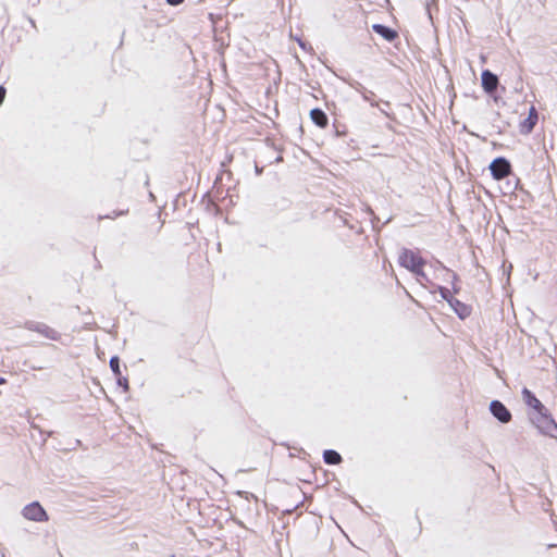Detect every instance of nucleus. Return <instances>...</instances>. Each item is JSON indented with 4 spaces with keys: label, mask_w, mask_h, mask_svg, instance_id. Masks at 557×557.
I'll use <instances>...</instances> for the list:
<instances>
[{
    "label": "nucleus",
    "mask_w": 557,
    "mask_h": 557,
    "mask_svg": "<svg viewBox=\"0 0 557 557\" xmlns=\"http://www.w3.org/2000/svg\"><path fill=\"white\" fill-rule=\"evenodd\" d=\"M398 263L417 276H425L424 267L426 261L418 249L403 248L398 255Z\"/></svg>",
    "instance_id": "1"
},
{
    "label": "nucleus",
    "mask_w": 557,
    "mask_h": 557,
    "mask_svg": "<svg viewBox=\"0 0 557 557\" xmlns=\"http://www.w3.org/2000/svg\"><path fill=\"white\" fill-rule=\"evenodd\" d=\"M522 398L527 406L534 409L542 418L548 423L555 425L554 421L548 417L547 410L544 405L536 398V396L528 388L522 389Z\"/></svg>",
    "instance_id": "2"
},
{
    "label": "nucleus",
    "mask_w": 557,
    "mask_h": 557,
    "mask_svg": "<svg viewBox=\"0 0 557 557\" xmlns=\"http://www.w3.org/2000/svg\"><path fill=\"white\" fill-rule=\"evenodd\" d=\"M490 169H491L493 177L496 180H503V178L507 177L511 172L509 162L504 158L495 159L491 163Z\"/></svg>",
    "instance_id": "3"
},
{
    "label": "nucleus",
    "mask_w": 557,
    "mask_h": 557,
    "mask_svg": "<svg viewBox=\"0 0 557 557\" xmlns=\"http://www.w3.org/2000/svg\"><path fill=\"white\" fill-rule=\"evenodd\" d=\"M23 516L28 520L45 521L47 520V513L39 503H32L23 509Z\"/></svg>",
    "instance_id": "4"
},
{
    "label": "nucleus",
    "mask_w": 557,
    "mask_h": 557,
    "mask_svg": "<svg viewBox=\"0 0 557 557\" xmlns=\"http://www.w3.org/2000/svg\"><path fill=\"white\" fill-rule=\"evenodd\" d=\"M493 416L503 423H508L511 420L510 411L499 400H493L490 405Z\"/></svg>",
    "instance_id": "5"
},
{
    "label": "nucleus",
    "mask_w": 557,
    "mask_h": 557,
    "mask_svg": "<svg viewBox=\"0 0 557 557\" xmlns=\"http://www.w3.org/2000/svg\"><path fill=\"white\" fill-rule=\"evenodd\" d=\"M481 81L483 89L488 94L494 92L497 89L499 83L498 77L490 70H484L482 72Z\"/></svg>",
    "instance_id": "6"
},
{
    "label": "nucleus",
    "mask_w": 557,
    "mask_h": 557,
    "mask_svg": "<svg viewBox=\"0 0 557 557\" xmlns=\"http://www.w3.org/2000/svg\"><path fill=\"white\" fill-rule=\"evenodd\" d=\"M32 330L48 339L55 342L61 339V333L45 323H37L32 327Z\"/></svg>",
    "instance_id": "7"
},
{
    "label": "nucleus",
    "mask_w": 557,
    "mask_h": 557,
    "mask_svg": "<svg viewBox=\"0 0 557 557\" xmlns=\"http://www.w3.org/2000/svg\"><path fill=\"white\" fill-rule=\"evenodd\" d=\"M310 119L320 128H325L329 125V117L321 109H312L310 111Z\"/></svg>",
    "instance_id": "8"
},
{
    "label": "nucleus",
    "mask_w": 557,
    "mask_h": 557,
    "mask_svg": "<svg viewBox=\"0 0 557 557\" xmlns=\"http://www.w3.org/2000/svg\"><path fill=\"white\" fill-rule=\"evenodd\" d=\"M372 29L388 41H393L394 39H396L398 37V34L396 30H394L389 27H386L384 25H381V24L372 25Z\"/></svg>",
    "instance_id": "9"
},
{
    "label": "nucleus",
    "mask_w": 557,
    "mask_h": 557,
    "mask_svg": "<svg viewBox=\"0 0 557 557\" xmlns=\"http://www.w3.org/2000/svg\"><path fill=\"white\" fill-rule=\"evenodd\" d=\"M537 122V112L534 107H531L529 116L522 123V129L530 133Z\"/></svg>",
    "instance_id": "10"
},
{
    "label": "nucleus",
    "mask_w": 557,
    "mask_h": 557,
    "mask_svg": "<svg viewBox=\"0 0 557 557\" xmlns=\"http://www.w3.org/2000/svg\"><path fill=\"white\" fill-rule=\"evenodd\" d=\"M323 460L327 465H338L342 462V456L333 449H326L323 453Z\"/></svg>",
    "instance_id": "11"
},
{
    "label": "nucleus",
    "mask_w": 557,
    "mask_h": 557,
    "mask_svg": "<svg viewBox=\"0 0 557 557\" xmlns=\"http://www.w3.org/2000/svg\"><path fill=\"white\" fill-rule=\"evenodd\" d=\"M110 368L113 371V373L115 374V376L117 377L119 383L122 384V379H121L122 373H121L119 357L114 356L110 359Z\"/></svg>",
    "instance_id": "12"
},
{
    "label": "nucleus",
    "mask_w": 557,
    "mask_h": 557,
    "mask_svg": "<svg viewBox=\"0 0 557 557\" xmlns=\"http://www.w3.org/2000/svg\"><path fill=\"white\" fill-rule=\"evenodd\" d=\"M128 212V209H125V210H120V211H113L112 213L110 214H107L104 218L107 219H116L121 215H124Z\"/></svg>",
    "instance_id": "13"
},
{
    "label": "nucleus",
    "mask_w": 557,
    "mask_h": 557,
    "mask_svg": "<svg viewBox=\"0 0 557 557\" xmlns=\"http://www.w3.org/2000/svg\"><path fill=\"white\" fill-rule=\"evenodd\" d=\"M5 94H7L5 88L0 86V106L2 104V102L5 98Z\"/></svg>",
    "instance_id": "14"
},
{
    "label": "nucleus",
    "mask_w": 557,
    "mask_h": 557,
    "mask_svg": "<svg viewBox=\"0 0 557 557\" xmlns=\"http://www.w3.org/2000/svg\"><path fill=\"white\" fill-rule=\"evenodd\" d=\"M168 3H170L171 5H178L181 4L184 0H166Z\"/></svg>",
    "instance_id": "15"
},
{
    "label": "nucleus",
    "mask_w": 557,
    "mask_h": 557,
    "mask_svg": "<svg viewBox=\"0 0 557 557\" xmlns=\"http://www.w3.org/2000/svg\"><path fill=\"white\" fill-rule=\"evenodd\" d=\"M5 383H7V380L4 377L0 376V385H3Z\"/></svg>",
    "instance_id": "16"
}]
</instances>
